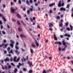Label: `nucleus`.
I'll use <instances>...</instances> for the list:
<instances>
[{"mask_svg":"<svg viewBox=\"0 0 73 73\" xmlns=\"http://www.w3.org/2000/svg\"><path fill=\"white\" fill-rule=\"evenodd\" d=\"M64 22V21H63V20L62 19H61L60 20V23H62Z\"/></svg>","mask_w":73,"mask_h":73,"instance_id":"46","label":"nucleus"},{"mask_svg":"<svg viewBox=\"0 0 73 73\" xmlns=\"http://www.w3.org/2000/svg\"><path fill=\"white\" fill-rule=\"evenodd\" d=\"M9 53H12L13 54L14 53L13 52V50H12V49L11 50V51L9 52Z\"/></svg>","mask_w":73,"mask_h":73,"instance_id":"12","label":"nucleus"},{"mask_svg":"<svg viewBox=\"0 0 73 73\" xmlns=\"http://www.w3.org/2000/svg\"><path fill=\"white\" fill-rule=\"evenodd\" d=\"M29 2L31 4H32V3H33L32 0H30Z\"/></svg>","mask_w":73,"mask_h":73,"instance_id":"47","label":"nucleus"},{"mask_svg":"<svg viewBox=\"0 0 73 73\" xmlns=\"http://www.w3.org/2000/svg\"><path fill=\"white\" fill-rule=\"evenodd\" d=\"M17 24H18V25H21L19 21H17Z\"/></svg>","mask_w":73,"mask_h":73,"instance_id":"35","label":"nucleus"},{"mask_svg":"<svg viewBox=\"0 0 73 73\" xmlns=\"http://www.w3.org/2000/svg\"><path fill=\"white\" fill-rule=\"evenodd\" d=\"M53 36L54 40H57V36H56L55 34H54Z\"/></svg>","mask_w":73,"mask_h":73,"instance_id":"5","label":"nucleus"},{"mask_svg":"<svg viewBox=\"0 0 73 73\" xmlns=\"http://www.w3.org/2000/svg\"><path fill=\"white\" fill-rule=\"evenodd\" d=\"M15 48L17 50H19V47H18V46H17V45H15Z\"/></svg>","mask_w":73,"mask_h":73,"instance_id":"17","label":"nucleus"},{"mask_svg":"<svg viewBox=\"0 0 73 73\" xmlns=\"http://www.w3.org/2000/svg\"><path fill=\"white\" fill-rule=\"evenodd\" d=\"M20 37H21L22 38H23V37H25L26 38V36H25L24 35H23L21 34L20 35Z\"/></svg>","mask_w":73,"mask_h":73,"instance_id":"11","label":"nucleus"},{"mask_svg":"<svg viewBox=\"0 0 73 73\" xmlns=\"http://www.w3.org/2000/svg\"><path fill=\"white\" fill-rule=\"evenodd\" d=\"M3 8H5V7H6V6L5 5V4H3Z\"/></svg>","mask_w":73,"mask_h":73,"instance_id":"36","label":"nucleus"},{"mask_svg":"<svg viewBox=\"0 0 73 73\" xmlns=\"http://www.w3.org/2000/svg\"><path fill=\"white\" fill-rule=\"evenodd\" d=\"M21 22H22L24 26H25V24L24 23V22H23V21H21Z\"/></svg>","mask_w":73,"mask_h":73,"instance_id":"29","label":"nucleus"},{"mask_svg":"<svg viewBox=\"0 0 73 73\" xmlns=\"http://www.w3.org/2000/svg\"><path fill=\"white\" fill-rule=\"evenodd\" d=\"M2 22H1V21H0V25H2Z\"/></svg>","mask_w":73,"mask_h":73,"instance_id":"56","label":"nucleus"},{"mask_svg":"<svg viewBox=\"0 0 73 73\" xmlns=\"http://www.w3.org/2000/svg\"><path fill=\"white\" fill-rule=\"evenodd\" d=\"M30 11H31V12H32V11H33V9L31 8L30 9Z\"/></svg>","mask_w":73,"mask_h":73,"instance_id":"49","label":"nucleus"},{"mask_svg":"<svg viewBox=\"0 0 73 73\" xmlns=\"http://www.w3.org/2000/svg\"><path fill=\"white\" fill-rule=\"evenodd\" d=\"M69 25V23L68 22H66L65 23V25L66 27H68V25Z\"/></svg>","mask_w":73,"mask_h":73,"instance_id":"18","label":"nucleus"},{"mask_svg":"<svg viewBox=\"0 0 73 73\" xmlns=\"http://www.w3.org/2000/svg\"><path fill=\"white\" fill-rule=\"evenodd\" d=\"M58 44H59V45H62V44H61V43L60 42H58Z\"/></svg>","mask_w":73,"mask_h":73,"instance_id":"50","label":"nucleus"},{"mask_svg":"<svg viewBox=\"0 0 73 73\" xmlns=\"http://www.w3.org/2000/svg\"><path fill=\"white\" fill-rule=\"evenodd\" d=\"M33 20L35 21V20H36V18H35V17H33Z\"/></svg>","mask_w":73,"mask_h":73,"instance_id":"60","label":"nucleus"},{"mask_svg":"<svg viewBox=\"0 0 73 73\" xmlns=\"http://www.w3.org/2000/svg\"><path fill=\"white\" fill-rule=\"evenodd\" d=\"M23 70H24V71H25H25H26V69H25V68H23Z\"/></svg>","mask_w":73,"mask_h":73,"instance_id":"61","label":"nucleus"},{"mask_svg":"<svg viewBox=\"0 0 73 73\" xmlns=\"http://www.w3.org/2000/svg\"><path fill=\"white\" fill-rule=\"evenodd\" d=\"M16 58H17V57L16 56H15L14 57V59H13L14 61L15 62V61L16 60Z\"/></svg>","mask_w":73,"mask_h":73,"instance_id":"21","label":"nucleus"},{"mask_svg":"<svg viewBox=\"0 0 73 73\" xmlns=\"http://www.w3.org/2000/svg\"><path fill=\"white\" fill-rule=\"evenodd\" d=\"M70 4H68L67 5V6L66 7V8H69V7H70Z\"/></svg>","mask_w":73,"mask_h":73,"instance_id":"26","label":"nucleus"},{"mask_svg":"<svg viewBox=\"0 0 73 73\" xmlns=\"http://www.w3.org/2000/svg\"><path fill=\"white\" fill-rule=\"evenodd\" d=\"M35 6H37V5H38V4H37V3H35Z\"/></svg>","mask_w":73,"mask_h":73,"instance_id":"63","label":"nucleus"},{"mask_svg":"<svg viewBox=\"0 0 73 73\" xmlns=\"http://www.w3.org/2000/svg\"><path fill=\"white\" fill-rule=\"evenodd\" d=\"M57 19L59 20V19H60V17L59 16H58L57 17Z\"/></svg>","mask_w":73,"mask_h":73,"instance_id":"41","label":"nucleus"},{"mask_svg":"<svg viewBox=\"0 0 73 73\" xmlns=\"http://www.w3.org/2000/svg\"><path fill=\"white\" fill-rule=\"evenodd\" d=\"M55 5V3H52L51 4H49V7H52Z\"/></svg>","mask_w":73,"mask_h":73,"instance_id":"8","label":"nucleus"},{"mask_svg":"<svg viewBox=\"0 0 73 73\" xmlns=\"http://www.w3.org/2000/svg\"><path fill=\"white\" fill-rule=\"evenodd\" d=\"M60 9L61 11H66V9L65 8H64L63 7H61Z\"/></svg>","mask_w":73,"mask_h":73,"instance_id":"7","label":"nucleus"},{"mask_svg":"<svg viewBox=\"0 0 73 73\" xmlns=\"http://www.w3.org/2000/svg\"><path fill=\"white\" fill-rule=\"evenodd\" d=\"M26 10V9H25V7H24L23 9V11H25Z\"/></svg>","mask_w":73,"mask_h":73,"instance_id":"58","label":"nucleus"},{"mask_svg":"<svg viewBox=\"0 0 73 73\" xmlns=\"http://www.w3.org/2000/svg\"><path fill=\"white\" fill-rule=\"evenodd\" d=\"M17 16L18 18H19V19H21V16H20V15L19 14H17Z\"/></svg>","mask_w":73,"mask_h":73,"instance_id":"13","label":"nucleus"},{"mask_svg":"<svg viewBox=\"0 0 73 73\" xmlns=\"http://www.w3.org/2000/svg\"><path fill=\"white\" fill-rule=\"evenodd\" d=\"M53 25L52 23H50L49 25V27H53Z\"/></svg>","mask_w":73,"mask_h":73,"instance_id":"23","label":"nucleus"},{"mask_svg":"<svg viewBox=\"0 0 73 73\" xmlns=\"http://www.w3.org/2000/svg\"><path fill=\"white\" fill-rule=\"evenodd\" d=\"M46 73V71L45 70H43L42 73Z\"/></svg>","mask_w":73,"mask_h":73,"instance_id":"34","label":"nucleus"},{"mask_svg":"<svg viewBox=\"0 0 73 73\" xmlns=\"http://www.w3.org/2000/svg\"><path fill=\"white\" fill-rule=\"evenodd\" d=\"M29 72L30 73H32L33 72V71H32V70H31L29 71Z\"/></svg>","mask_w":73,"mask_h":73,"instance_id":"33","label":"nucleus"},{"mask_svg":"<svg viewBox=\"0 0 73 73\" xmlns=\"http://www.w3.org/2000/svg\"><path fill=\"white\" fill-rule=\"evenodd\" d=\"M28 56H29L27 55V57H26V58H27V60H28Z\"/></svg>","mask_w":73,"mask_h":73,"instance_id":"62","label":"nucleus"},{"mask_svg":"<svg viewBox=\"0 0 73 73\" xmlns=\"http://www.w3.org/2000/svg\"><path fill=\"white\" fill-rule=\"evenodd\" d=\"M9 60V59L8 58V57H7L4 60V61L6 62V61H8Z\"/></svg>","mask_w":73,"mask_h":73,"instance_id":"10","label":"nucleus"},{"mask_svg":"<svg viewBox=\"0 0 73 73\" xmlns=\"http://www.w3.org/2000/svg\"><path fill=\"white\" fill-rule=\"evenodd\" d=\"M30 21H31V22H33V19L32 18L30 17Z\"/></svg>","mask_w":73,"mask_h":73,"instance_id":"37","label":"nucleus"},{"mask_svg":"<svg viewBox=\"0 0 73 73\" xmlns=\"http://www.w3.org/2000/svg\"><path fill=\"white\" fill-rule=\"evenodd\" d=\"M70 28L71 29V31H73V29H72V25H70Z\"/></svg>","mask_w":73,"mask_h":73,"instance_id":"27","label":"nucleus"},{"mask_svg":"<svg viewBox=\"0 0 73 73\" xmlns=\"http://www.w3.org/2000/svg\"><path fill=\"white\" fill-rule=\"evenodd\" d=\"M6 42H7V40H3V42H4V43H5Z\"/></svg>","mask_w":73,"mask_h":73,"instance_id":"59","label":"nucleus"},{"mask_svg":"<svg viewBox=\"0 0 73 73\" xmlns=\"http://www.w3.org/2000/svg\"><path fill=\"white\" fill-rule=\"evenodd\" d=\"M3 20L4 21H7V19H5V17H3Z\"/></svg>","mask_w":73,"mask_h":73,"instance_id":"19","label":"nucleus"},{"mask_svg":"<svg viewBox=\"0 0 73 73\" xmlns=\"http://www.w3.org/2000/svg\"><path fill=\"white\" fill-rule=\"evenodd\" d=\"M19 60H20V57H18L17 59V60H16L15 62H19Z\"/></svg>","mask_w":73,"mask_h":73,"instance_id":"15","label":"nucleus"},{"mask_svg":"<svg viewBox=\"0 0 73 73\" xmlns=\"http://www.w3.org/2000/svg\"><path fill=\"white\" fill-rule=\"evenodd\" d=\"M11 11L12 13H13L15 12V11H16V9H13V7H11Z\"/></svg>","mask_w":73,"mask_h":73,"instance_id":"3","label":"nucleus"},{"mask_svg":"<svg viewBox=\"0 0 73 73\" xmlns=\"http://www.w3.org/2000/svg\"><path fill=\"white\" fill-rule=\"evenodd\" d=\"M62 42L63 43V45L65 46L64 48L65 49L66 48H67V46L66 45V42H65V40H63L62 41Z\"/></svg>","mask_w":73,"mask_h":73,"instance_id":"2","label":"nucleus"},{"mask_svg":"<svg viewBox=\"0 0 73 73\" xmlns=\"http://www.w3.org/2000/svg\"><path fill=\"white\" fill-rule=\"evenodd\" d=\"M10 41L11 42V44H15V41H14L13 40H10Z\"/></svg>","mask_w":73,"mask_h":73,"instance_id":"14","label":"nucleus"},{"mask_svg":"<svg viewBox=\"0 0 73 73\" xmlns=\"http://www.w3.org/2000/svg\"><path fill=\"white\" fill-rule=\"evenodd\" d=\"M30 51L31 53L32 54L34 53L33 50L32 49H30Z\"/></svg>","mask_w":73,"mask_h":73,"instance_id":"24","label":"nucleus"},{"mask_svg":"<svg viewBox=\"0 0 73 73\" xmlns=\"http://www.w3.org/2000/svg\"><path fill=\"white\" fill-rule=\"evenodd\" d=\"M49 13H50V14L52 13H53V11H52L51 9L50 10H49Z\"/></svg>","mask_w":73,"mask_h":73,"instance_id":"28","label":"nucleus"},{"mask_svg":"<svg viewBox=\"0 0 73 73\" xmlns=\"http://www.w3.org/2000/svg\"><path fill=\"white\" fill-rule=\"evenodd\" d=\"M3 26L2 25H1V29H3Z\"/></svg>","mask_w":73,"mask_h":73,"instance_id":"54","label":"nucleus"},{"mask_svg":"<svg viewBox=\"0 0 73 73\" xmlns=\"http://www.w3.org/2000/svg\"><path fill=\"white\" fill-rule=\"evenodd\" d=\"M63 25V24H62V23H61L59 24V26L60 27H62Z\"/></svg>","mask_w":73,"mask_h":73,"instance_id":"16","label":"nucleus"},{"mask_svg":"<svg viewBox=\"0 0 73 73\" xmlns=\"http://www.w3.org/2000/svg\"><path fill=\"white\" fill-rule=\"evenodd\" d=\"M31 46H33L34 48H35V45L33 44H32Z\"/></svg>","mask_w":73,"mask_h":73,"instance_id":"40","label":"nucleus"},{"mask_svg":"<svg viewBox=\"0 0 73 73\" xmlns=\"http://www.w3.org/2000/svg\"><path fill=\"white\" fill-rule=\"evenodd\" d=\"M11 64L12 66H15V64H14L13 63H11Z\"/></svg>","mask_w":73,"mask_h":73,"instance_id":"42","label":"nucleus"},{"mask_svg":"<svg viewBox=\"0 0 73 73\" xmlns=\"http://www.w3.org/2000/svg\"><path fill=\"white\" fill-rule=\"evenodd\" d=\"M4 45L5 46V48H7V47L8 46V44H4Z\"/></svg>","mask_w":73,"mask_h":73,"instance_id":"32","label":"nucleus"},{"mask_svg":"<svg viewBox=\"0 0 73 73\" xmlns=\"http://www.w3.org/2000/svg\"><path fill=\"white\" fill-rule=\"evenodd\" d=\"M35 41V42L36 44V45L37 46V47H38L39 46V44L38 43V42L37 40H36V39H34Z\"/></svg>","mask_w":73,"mask_h":73,"instance_id":"4","label":"nucleus"},{"mask_svg":"<svg viewBox=\"0 0 73 73\" xmlns=\"http://www.w3.org/2000/svg\"><path fill=\"white\" fill-rule=\"evenodd\" d=\"M2 66V69H3V70H4V69H5L6 70L7 69V67L5 66H4L5 67H4L3 66Z\"/></svg>","mask_w":73,"mask_h":73,"instance_id":"6","label":"nucleus"},{"mask_svg":"<svg viewBox=\"0 0 73 73\" xmlns=\"http://www.w3.org/2000/svg\"><path fill=\"white\" fill-rule=\"evenodd\" d=\"M49 30L50 31H53V29L51 28H50L49 29Z\"/></svg>","mask_w":73,"mask_h":73,"instance_id":"51","label":"nucleus"},{"mask_svg":"<svg viewBox=\"0 0 73 73\" xmlns=\"http://www.w3.org/2000/svg\"><path fill=\"white\" fill-rule=\"evenodd\" d=\"M28 14L30 13V11L29 10H28L27 11Z\"/></svg>","mask_w":73,"mask_h":73,"instance_id":"43","label":"nucleus"},{"mask_svg":"<svg viewBox=\"0 0 73 73\" xmlns=\"http://www.w3.org/2000/svg\"><path fill=\"white\" fill-rule=\"evenodd\" d=\"M10 46H11V48H13L14 45L13 44L11 43L10 45Z\"/></svg>","mask_w":73,"mask_h":73,"instance_id":"22","label":"nucleus"},{"mask_svg":"<svg viewBox=\"0 0 73 73\" xmlns=\"http://www.w3.org/2000/svg\"><path fill=\"white\" fill-rule=\"evenodd\" d=\"M15 52L16 53H18V50H16V51H15Z\"/></svg>","mask_w":73,"mask_h":73,"instance_id":"64","label":"nucleus"},{"mask_svg":"<svg viewBox=\"0 0 73 73\" xmlns=\"http://www.w3.org/2000/svg\"><path fill=\"white\" fill-rule=\"evenodd\" d=\"M12 21H13V22H16V21L15 20V19H12Z\"/></svg>","mask_w":73,"mask_h":73,"instance_id":"48","label":"nucleus"},{"mask_svg":"<svg viewBox=\"0 0 73 73\" xmlns=\"http://www.w3.org/2000/svg\"><path fill=\"white\" fill-rule=\"evenodd\" d=\"M59 51H61V48L60 47H59L58 48Z\"/></svg>","mask_w":73,"mask_h":73,"instance_id":"45","label":"nucleus"},{"mask_svg":"<svg viewBox=\"0 0 73 73\" xmlns=\"http://www.w3.org/2000/svg\"><path fill=\"white\" fill-rule=\"evenodd\" d=\"M11 48L9 47H8L7 48V51L8 52H9Z\"/></svg>","mask_w":73,"mask_h":73,"instance_id":"30","label":"nucleus"},{"mask_svg":"<svg viewBox=\"0 0 73 73\" xmlns=\"http://www.w3.org/2000/svg\"><path fill=\"white\" fill-rule=\"evenodd\" d=\"M26 2V3L27 4H29V1H28V0H27Z\"/></svg>","mask_w":73,"mask_h":73,"instance_id":"39","label":"nucleus"},{"mask_svg":"<svg viewBox=\"0 0 73 73\" xmlns=\"http://www.w3.org/2000/svg\"><path fill=\"white\" fill-rule=\"evenodd\" d=\"M8 68L9 69H10L11 68V65H9L8 66Z\"/></svg>","mask_w":73,"mask_h":73,"instance_id":"44","label":"nucleus"},{"mask_svg":"<svg viewBox=\"0 0 73 73\" xmlns=\"http://www.w3.org/2000/svg\"><path fill=\"white\" fill-rule=\"evenodd\" d=\"M18 31L19 32H22V31H23V30L21 28L19 27L18 28Z\"/></svg>","mask_w":73,"mask_h":73,"instance_id":"9","label":"nucleus"},{"mask_svg":"<svg viewBox=\"0 0 73 73\" xmlns=\"http://www.w3.org/2000/svg\"><path fill=\"white\" fill-rule=\"evenodd\" d=\"M67 36L70 37V34H67Z\"/></svg>","mask_w":73,"mask_h":73,"instance_id":"57","label":"nucleus"},{"mask_svg":"<svg viewBox=\"0 0 73 73\" xmlns=\"http://www.w3.org/2000/svg\"><path fill=\"white\" fill-rule=\"evenodd\" d=\"M61 1H59V3L58 4V6L59 7H60L61 6H64V3H63L62 4H61Z\"/></svg>","mask_w":73,"mask_h":73,"instance_id":"1","label":"nucleus"},{"mask_svg":"<svg viewBox=\"0 0 73 73\" xmlns=\"http://www.w3.org/2000/svg\"><path fill=\"white\" fill-rule=\"evenodd\" d=\"M4 53V54H6V53H7V51H6L5 50Z\"/></svg>","mask_w":73,"mask_h":73,"instance_id":"55","label":"nucleus"},{"mask_svg":"<svg viewBox=\"0 0 73 73\" xmlns=\"http://www.w3.org/2000/svg\"><path fill=\"white\" fill-rule=\"evenodd\" d=\"M66 29L67 31H70V28L68 27L67 28H66Z\"/></svg>","mask_w":73,"mask_h":73,"instance_id":"31","label":"nucleus"},{"mask_svg":"<svg viewBox=\"0 0 73 73\" xmlns=\"http://www.w3.org/2000/svg\"><path fill=\"white\" fill-rule=\"evenodd\" d=\"M2 33L3 35H5V34H6V33L4 31H2Z\"/></svg>","mask_w":73,"mask_h":73,"instance_id":"20","label":"nucleus"},{"mask_svg":"<svg viewBox=\"0 0 73 73\" xmlns=\"http://www.w3.org/2000/svg\"><path fill=\"white\" fill-rule=\"evenodd\" d=\"M54 44H58V42H54Z\"/></svg>","mask_w":73,"mask_h":73,"instance_id":"52","label":"nucleus"},{"mask_svg":"<svg viewBox=\"0 0 73 73\" xmlns=\"http://www.w3.org/2000/svg\"><path fill=\"white\" fill-rule=\"evenodd\" d=\"M18 3L20 4H21V0H19L18 1Z\"/></svg>","mask_w":73,"mask_h":73,"instance_id":"38","label":"nucleus"},{"mask_svg":"<svg viewBox=\"0 0 73 73\" xmlns=\"http://www.w3.org/2000/svg\"><path fill=\"white\" fill-rule=\"evenodd\" d=\"M4 44L3 43H2L1 44H1H0V48H1V47H3V46H4Z\"/></svg>","mask_w":73,"mask_h":73,"instance_id":"25","label":"nucleus"},{"mask_svg":"<svg viewBox=\"0 0 73 73\" xmlns=\"http://www.w3.org/2000/svg\"><path fill=\"white\" fill-rule=\"evenodd\" d=\"M7 56H9V57H11V54H7Z\"/></svg>","mask_w":73,"mask_h":73,"instance_id":"53","label":"nucleus"}]
</instances>
